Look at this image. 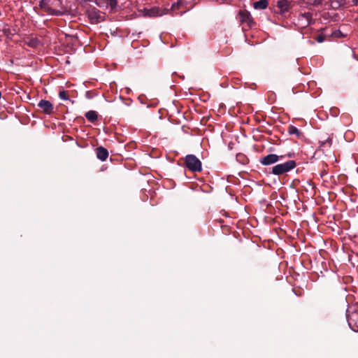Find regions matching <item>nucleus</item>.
<instances>
[{
  "instance_id": "b1692460",
  "label": "nucleus",
  "mask_w": 358,
  "mask_h": 358,
  "mask_svg": "<svg viewBox=\"0 0 358 358\" xmlns=\"http://www.w3.org/2000/svg\"><path fill=\"white\" fill-rule=\"evenodd\" d=\"M325 141H326L327 147L329 148L331 145V143H332L331 138L328 137L327 139H325Z\"/></svg>"
},
{
  "instance_id": "9b49d317",
  "label": "nucleus",
  "mask_w": 358,
  "mask_h": 358,
  "mask_svg": "<svg viewBox=\"0 0 358 358\" xmlns=\"http://www.w3.org/2000/svg\"><path fill=\"white\" fill-rule=\"evenodd\" d=\"M276 6L280 10V13H285L289 9V3L287 0H278L276 2Z\"/></svg>"
},
{
  "instance_id": "c85d7f7f",
  "label": "nucleus",
  "mask_w": 358,
  "mask_h": 358,
  "mask_svg": "<svg viewBox=\"0 0 358 358\" xmlns=\"http://www.w3.org/2000/svg\"><path fill=\"white\" fill-rule=\"evenodd\" d=\"M357 306H358V303H357Z\"/></svg>"
},
{
  "instance_id": "ddd939ff",
  "label": "nucleus",
  "mask_w": 358,
  "mask_h": 358,
  "mask_svg": "<svg viewBox=\"0 0 358 358\" xmlns=\"http://www.w3.org/2000/svg\"><path fill=\"white\" fill-rule=\"evenodd\" d=\"M356 316L358 317V313L356 314ZM348 322L350 326V327L354 331H358V322H357L355 318L354 315H348Z\"/></svg>"
},
{
  "instance_id": "f257e3e1",
  "label": "nucleus",
  "mask_w": 358,
  "mask_h": 358,
  "mask_svg": "<svg viewBox=\"0 0 358 358\" xmlns=\"http://www.w3.org/2000/svg\"><path fill=\"white\" fill-rule=\"evenodd\" d=\"M192 7V4L188 5L186 0H179L176 3H173L170 8H160L159 6H153L150 8H145L143 10L144 16L147 17H159L166 15L169 10H171L173 14H182Z\"/></svg>"
},
{
  "instance_id": "1a4fd4ad",
  "label": "nucleus",
  "mask_w": 358,
  "mask_h": 358,
  "mask_svg": "<svg viewBox=\"0 0 358 358\" xmlns=\"http://www.w3.org/2000/svg\"><path fill=\"white\" fill-rule=\"evenodd\" d=\"M96 155L99 159L103 162L106 160L108 157V151L106 148L99 146L96 148Z\"/></svg>"
},
{
  "instance_id": "7ed1b4c3",
  "label": "nucleus",
  "mask_w": 358,
  "mask_h": 358,
  "mask_svg": "<svg viewBox=\"0 0 358 358\" xmlns=\"http://www.w3.org/2000/svg\"><path fill=\"white\" fill-rule=\"evenodd\" d=\"M296 166L294 160H289L285 163L276 164L272 167L271 173L275 176L286 174Z\"/></svg>"
},
{
  "instance_id": "0eeeda50",
  "label": "nucleus",
  "mask_w": 358,
  "mask_h": 358,
  "mask_svg": "<svg viewBox=\"0 0 358 358\" xmlns=\"http://www.w3.org/2000/svg\"><path fill=\"white\" fill-rule=\"evenodd\" d=\"M283 156H279L275 154H269L261 158L260 163L264 166H269L281 160Z\"/></svg>"
},
{
  "instance_id": "a878e982",
  "label": "nucleus",
  "mask_w": 358,
  "mask_h": 358,
  "mask_svg": "<svg viewBox=\"0 0 358 358\" xmlns=\"http://www.w3.org/2000/svg\"><path fill=\"white\" fill-rule=\"evenodd\" d=\"M292 156H293V154H292V153H289V154L287 155V157H292Z\"/></svg>"
},
{
  "instance_id": "39448f33",
  "label": "nucleus",
  "mask_w": 358,
  "mask_h": 358,
  "mask_svg": "<svg viewBox=\"0 0 358 358\" xmlns=\"http://www.w3.org/2000/svg\"><path fill=\"white\" fill-rule=\"evenodd\" d=\"M185 164L193 172H200L202 170L201 162L194 155H187L185 158Z\"/></svg>"
},
{
  "instance_id": "423d86ee",
  "label": "nucleus",
  "mask_w": 358,
  "mask_h": 358,
  "mask_svg": "<svg viewBox=\"0 0 358 358\" xmlns=\"http://www.w3.org/2000/svg\"><path fill=\"white\" fill-rule=\"evenodd\" d=\"M87 16L91 22H101L105 20V15L96 8L89 9Z\"/></svg>"
},
{
  "instance_id": "4468645a",
  "label": "nucleus",
  "mask_w": 358,
  "mask_h": 358,
  "mask_svg": "<svg viewBox=\"0 0 358 358\" xmlns=\"http://www.w3.org/2000/svg\"><path fill=\"white\" fill-rule=\"evenodd\" d=\"M17 30L16 29H10V28L3 27L1 29V35L6 36L8 38H11L12 36L15 35L17 33Z\"/></svg>"
},
{
  "instance_id": "a211bd4d",
  "label": "nucleus",
  "mask_w": 358,
  "mask_h": 358,
  "mask_svg": "<svg viewBox=\"0 0 358 358\" xmlns=\"http://www.w3.org/2000/svg\"><path fill=\"white\" fill-rule=\"evenodd\" d=\"M107 8H109L111 10H115L117 6V0H106V1Z\"/></svg>"
},
{
  "instance_id": "6ab92c4d",
  "label": "nucleus",
  "mask_w": 358,
  "mask_h": 358,
  "mask_svg": "<svg viewBox=\"0 0 358 358\" xmlns=\"http://www.w3.org/2000/svg\"><path fill=\"white\" fill-rule=\"evenodd\" d=\"M288 132L289 134H296L298 137L301 134V132L296 127L292 125L289 127Z\"/></svg>"
},
{
  "instance_id": "412c9836",
  "label": "nucleus",
  "mask_w": 358,
  "mask_h": 358,
  "mask_svg": "<svg viewBox=\"0 0 358 358\" xmlns=\"http://www.w3.org/2000/svg\"><path fill=\"white\" fill-rule=\"evenodd\" d=\"M244 25L245 26H243L242 27V29L243 31H245L246 29L251 28L252 26L256 25V24H249V23H247V24H244Z\"/></svg>"
},
{
  "instance_id": "cd10ccee",
  "label": "nucleus",
  "mask_w": 358,
  "mask_h": 358,
  "mask_svg": "<svg viewBox=\"0 0 358 358\" xmlns=\"http://www.w3.org/2000/svg\"><path fill=\"white\" fill-rule=\"evenodd\" d=\"M318 3H321L322 0H317Z\"/></svg>"
},
{
  "instance_id": "bb28decb",
  "label": "nucleus",
  "mask_w": 358,
  "mask_h": 358,
  "mask_svg": "<svg viewBox=\"0 0 358 358\" xmlns=\"http://www.w3.org/2000/svg\"><path fill=\"white\" fill-rule=\"evenodd\" d=\"M95 2H96V3L98 6H100V3L98 2V1H97V0H95Z\"/></svg>"
},
{
  "instance_id": "aec40b11",
  "label": "nucleus",
  "mask_w": 358,
  "mask_h": 358,
  "mask_svg": "<svg viewBox=\"0 0 358 358\" xmlns=\"http://www.w3.org/2000/svg\"><path fill=\"white\" fill-rule=\"evenodd\" d=\"M59 96L61 99L69 100V95L66 91L62 90L59 93Z\"/></svg>"
},
{
  "instance_id": "393cba45",
  "label": "nucleus",
  "mask_w": 358,
  "mask_h": 358,
  "mask_svg": "<svg viewBox=\"0 0 358 358\" xmlns=\"http://www.w3.org/2000/svg\"><path fill=\"white\" fill-rule=\"evenodd\" d=\"M352 3L354 5L357 6L358 5V0H352Z\"/></svg>"
},
{
  "instance_id": "20e7f679",
  "label": "nucleus",
  "mask_w": 358,
  "mask_h": 358,
  "mask_svg": "<svg viewBox=\"0 0 358 358\" xmlns=\"http://www.w3.org/2000/svg\"><path fill=\"white\" fill-rule=\"evenodd\" d=\"M345 36L346 34H343L339 29L334 30L333 28L329 29V27H327L322 30L321 34L315 36V38L318 43H322L329 37L343 38Z\"/></svg>"
},
{
  "instance_id": "f03ea898",
  "label": "nucleus",
  "mask_w": 358,
  "mask_h": 358,
  "mask_svg": "<svg viewBox=\"0 0 358 358\" xmlns=\"http://www.w3.org/2000/svg\"><path fill=\"white\" fill-rule=\"evenodd\" d=\"M38 1L43 14L57 15L61 13L59 10L61 6L60 0H38Z\"/></svg>"
},
{
  "instance_id": "dca6fc26",
  "label": "nucleus",
  "mask_w": 358,
  "mask_h": 358,
  "mask_svg": "<svg viewBox=\"0 0 358 358\" xmlns=\"http://www.w3.org/2000/svg\"><path fill=\"white\" fill-rule=\"evenodd\" d=\"M85 117L88 121L93 123L98 119V115L94 110H90L85 113Z\"/></svg>"
},
{
  "instance_id": "4be33fe9",
  "label": "nucleus",
  "mask_w": 358,
  "mask_h": 358,
  "mask_svg": "<svg viewBox=\"0 0 358 358\" xmlns=\"http://www.w3.org/2000/svg\"><path fill=\"white\" fill-rule=\"evenodd\" d=\"M29 46L36 47L38 44V41L36 40H31L28 43Z\"/></svg>"
},
{
  "instance_id": "2eb2a0df",
  "label": "nucleus",
  "mask_w": 358,
  "mask_h": 358,
  "mask_svg": "<svg viewBox=\"0 0 358 358\" xmlns=\"http://www.w3.org/2000/svg\"><path fill=\"white\" fill-rule=\"evenodd\" d=\"M268 2L267 0H259L253 3L255 9L263 10L267 8Z\"/></svg>"
},
{
  "instance_id": "5701e85b",
  "label": "nucleus",
  "mask_w": 358,
  "mask_h": 358,
  "mask_svg": "<svg viewBox=\"0 0 358 358\" xmlns=\"http://www.w3.org/2000/svg\"><path fill=\"white\" fill-rule=\"evenodd\" d=\"M320 147V148H326L327 147L325 139L324 140H320L319 141Z\"/></svg>"
},
{
  "instance_id": "f8f14e48",
  "label": "nucleus",
  "mask_w": 358,
  "mask_h": 358,
  "mask_svg": "<svg viewBox=\"0 0 358 358\" xmlns=\"http://www.w3.org/2000/svg\"><path fill=\"white\" fill-rule=\"evenodd\" d=\"M238 19L241 22H250L252 20L250 13L245 10L239 12Z\"/></svg>"
},
{
  "instance_id": "9d476101",
  "label": "nucleus",
  "mask_w": 358,
  "mask_h": 358,
  "mask_svg": "<svg viewBox=\"0 0 358 358\" xmlns=\"http://www.w3.org/2000/svg\"><path fill=\"white\" fill-rule=\"evenodd\" d=\"M63 29L61 31L66 36L68 37H77V32L76 29L70 26V24H69V26H66V24H64V25L62 27Z\"/></svg>"
},
{
  "instance_id": "6e6552de",
  "label": "nucleus",
  "mask_w": 358,
  "mask_h": 358,
  "mask_svg": "<svg viewBox=\"0 0 358 358\" xmlns=\"http://www.w3.org/2000/svg\"><path fill=\"white\" fill-rule=\"evenodd\" d=\"M38 107L46 115L54 113V106L49 101L41 99L38 103Z\"/></svg>"
},
{
  "instance_id": "f3484780",
  "label": "nucleus",
  "mask_w": 358,
  "mask_h": 358,
  "mask_svg": "<svg viewBox=\"0 0 358 358\" xmlns=\"http://www.w3.org/2000/svg\"><path fill=\"white\" fill-rule=\"evenodd\" d=\"M299 20L301 21H306L307 22H311L313 20V14L310 12H305L300 15Z\"/></svg>"
}]
</instances>
